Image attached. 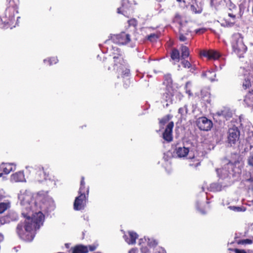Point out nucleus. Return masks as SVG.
<instances>
[{"label":"nucleus","mask_w":253,"mask_h":253,"mask_svg":"<svg viewBox=\"0 0 253 253\" xmlns=\"http://www.w3.org/2000/svg\"><path fill=\"white\" fill-rule=\"evenodd\" d=\"M228 168L229 165H227L224 168L216 169V171L218 176L221 178H225L227 177L229 174Z\"/></svg>","instance_id":"nucleus-20"},{"label":"nucleus","mask_w":253,"mask_h":253,"mask_svg":"<svg viewBox=\"0 0 253 253\" xmlns=\"http://www.w3.org/2000/svg\"><path fill=\"white\" fill-rule=\"evenodd\" d=\"M251 86V83L249 80H245L243 84V86L245 89L249 88Z\"/></svg>","instance_id":"nucleus-44"},{"label":"nucleus","mask_w":253,"mask_h":253,"mask_svg":"<svg viewBox=\"0 0 253 253\" xmlns=\"http://www.w3.org/2000/svg\"><path fill=\"white\" fill-rule=\"evenodd\" d=\"M2 174V173H0V177H1V176Z\"/></svg>","instance_id":"nucleus-56"},{"label":"nucleus","mask_w":253,"mask_h":253,"mask_svg":"<svg viewBox=\"0 0 253 253\" xmlns=\"http://www.w3.org/2000/svg\"><path fill=\"white\" fill-rule=\"evenodd\" d=\"M177 36H178L179 40L181 42L186 41L189 38V37H190V35H186L184 34H177Z\"/></svg>","instance_id":"nucleus-36"},{"label":"nucleus","mask_w":253,"mask_h":253,"mask_svg":"<svg viewBox=\"0 0 253 253\" xmlns=\"http://www.w3.org/2000/svg\"><path fill=\"white\" fill-rule=\"evenodd\" d=\"M249 180L250 181H252V180L251 179H249Z\"/></svg>","instance_id":"nucleus-57"},{"label":"nucleus","mask_w":253,"mask_h":253,"mask_svg":"<svg viewBox=\"0 0 253 253\" xmlns=\"http://www.w3.org/2000/svg\"><path fill=\"white\" fill-rule=\"evenodd\" d=\"M235 253H247L245 250L239 249H235Z\"/></svg>","instance_id":"nucleus-48"},{"label":"nucleus","mask_w":253,"mask_h":253,"mask_svg":"<svg viewBox=\"0 0 253 253\" xmlns=\"http://www.w3.org/2000/svg\"><path fill=\"white\" fill-rule=\"evenodd\" d=\"M133 12V9L128 2L122 0V6L117 8V13L128 17Z\"/></svg>","instance_id":"nucleus-9"},{"label":"nucleus","mask_w":253,"mask_h":253,"mask_svg":"<svg viewBox=\"0 0 253 253\" xmlns=\"http://www.w3.org/2000/svg\"><path fill=\"white\" fill-rule=\"evenodd\" d=\"M231 45L233 51L239 58L243 57L246 52L247 47L243 42V37L240 33H235L232 36Z\"/></svg>","instance_id":"nucleus-3"},{"label":"nucleus","mask_w":253,"mask_h":253,"mask_svg":"<svg viewBox=\"0 0 253 253\" xmlns=\"http://www.w3.org/2000/svg\"><path fill=\"white\" fill-rule=\"evenodd\" d=\"M197 209L199 210V211H200V212L202 213V214H205L206 213V211H203V210H201L199 209V204L198 203H197Z\"/></svg>","instance_id":"nucleus-51"},{"label":"nucleus","mask_w":253,"mask_h":253,"mask_svg":"<svg viewBox=\"0 0 253 253\" xmlns=\"http://www.w3.org/2000/svg\"><path fill=\"white\" fill-rule=\"evenodd\" d=\"M89 193V187H87L86 195L81 194L76 198L74 203V208L76 211H80L84 209L86 205Z\"/></svg>","instance_id":"nucleus-6"},{"label":"nucleus","mask_w":253,"mask_h":253,"mask_svg":"<svg viewBox=\"0 0 253 253\" xmlns=\"http://www.w3.org/2000/svg\"><path fill=\"white\" fill-rule=\"evenodd\" d=\"M181 51V57L184 59L187 57H188L189 55V48L184 45H182L180 48Z\"/></svg>","instance_id":"nucleus-24"},{"label":"nucleus","mask_w":253,"mask_h":253,"mask_svg":"<svg viewBox=\"0 0 253 253\" xmlns=\"http://www.w3.org/2000/svg\"><path fill=\"white\" fill-rule=\"evenodd\" d=\"M239 244H251L253 243V241L250 239H244L239 240L238 242Z\"/></svg>","instance_id":"nucleus-39"},{"label":"nucleus","mask_w":253,"mask_h":253,"mask_svg":"<svg viewBox=\"0 0 253 253\" xmlns=\"http://www.w3.org/2000/svg\"><path fill=\"white\" fill-rule=\"evenodd\" d=\"M155 253H166V252L163 248L157 247L155 249Z\"/></svg>","instance_id":"nucleus-43"},{"label":"nucleus","mask_w":253,"mask_h":253,"mask_svg":"<svg viewBox=\"0 0 253 253\" xmlns=\"http://www.w3.org/2000/svg\"><path fill=\"white\" fill-rule=\"evenodd\" d=\"M178 2H183V6L190 4L191 10L195 13H201L203 10V3L201 0H176Z\"/></svg>","instance_id":"nucleus-5"},{"label":"nucleus","mask_w":253,"mask_h":253,"mask_svg":"<svg viewBox=\"0 0 253 253\" xmlns=\"http://www.w3.org/2000/svg\"><path fill=\"white\" fill-rule=\"evenodd\" d=\"M84 177H83V176L82 177V179H81V183H80V187L79 191V195L85 194V191L86 192L87 188L85 189V182H84Z\"/></svg>","instance_id":"nucleus-28"},{"label":"nucleus","mask_w":253,"mask_h":253,"mask_svg":"<svg viewBox=\"0 0 253 253\" xmlns=\"http://www.w3.org/2000/svg\"><path fill=\"white\" fill-rule=\"evenodd\" d=\"M127 22L129 26L135 27L137 25V21L134 18L128 20Z\"/></svg>","instance_id":"nucleus-41"},{"label":"nucleus","mask_w":253,"mask_h":253,"mask_svg":"<svg viewBox=\"0 0 253 253\" xmlns=\"http://www.w3.org/2000/svg\"><path fill=\"white\" fill-rule=\"evenodd\" d=\"M128 253H138V250L136 248H132L129 251Z\"/></svg>","instance_id":"nucleus-49"},{"label":"nucleus","mask_w":253,"mask_h":253,"mask_svg":"<svg viewBox=\"0 0 253 253\" xmlns=\"http://www.w3.org/2000/svg\"><path fill=\"white\" fill-rule=\"evenodd\" d=\"M181 64L184 68H190L191 67V64L190 62L184 59L181 61Z\"/></svg>","instance_id":"nucleus-40"},{"label":"nucleus","mask_w":253,"mask_h":253,"mask_svg":"<svg viewBox=\"0 0 253 253\" xmlns=\"http://www.w3.org/2000/svg\"><path fill=\"white\" fill-rule=\"evenodd\" d=\"M110 51L114 59V69L119 72H121L124 76H128L129 74V69L125 67L122 52L116 46H112L110 49Z\"/></svg>","instance_id":"nucleus-2"},{"label":"nucleus","mask_w":253,"mask_h":253,"mask_svg":"<svg viewBox=\"0 0 253 253\" xmlns=\"http://www.w3.org/2000/svg\"><path fill=\"white\" fill-rule=\"evenodd\" d=\"M159 37V34H151L148 37V39L151 41H154Z\"/></svg>","instance_id":"nucleus-37"},{"label":"nucleus","mask_w":253,"mask_h":253,"mask_svg":"<svg viewBox=\"0 0 253 253\" xmlns=\"http://www.w3.org/2000/svg\"><path fill=\"white\" fill-rule=\"evenodd\" d=\"M233 25V23H229V24H228V25H229V26H232V25Z\"/></svg>","instance_id":"nucleus-55"},{"label":"nucleus","mask_w":253,"mask_h":253,"mask_svg":"<svg viewBox=\"0 0 253 253\" xmlns=\"http://www.w3.org/2000/svg\"><path fill=\"white\" fill-rule=\"evenodd\" d=\"M43 61L44 63L47 62L49 65H51L53 64H56L58 62V59L56 57H52L48 59H44Z\"/></svg>","instance_id":"nucleus-32"},{"label":"nucleus","mask_w":253,"mask_h":253,"mask_svg":"<svg viewBox=\"0 0 253 253\" xmlns=\"http://www.w3.org/2000/svg\"><path fill=\"white\" fill-rule=\"evenodd\" d=\"M163 84L167 86L168 89L171 88L172 80L170 74H167L165 75Z\"/></svg>","instance_id":"nucleus-23"},{"label":"nucleus","mask_w":253,"mask_h":253,"mask_svg":"<svg viewBox=\"0 0 253 253\" xmlns=\"http://www.w3.org/2000/svg\"><path fill=\"white\" fill-rule=\"evenodd\" d=\"M229 16L231 17H233V18H235V15H232V14H230V13L229 14Z\"/></svg>","instance_id":"nucleus-53"},{"label":"nucleus","mask_w":253,"mask_h":253,"mask_svg":"<svg viewBox=\"0 0 253 253\" xmlns=\"http://www.w3.org/2000/svg\"><path fill=\"white\" fill-rule=\"evenodd\" d=\"M175 151L178 157L185 158L188 155L189 149L185 146H176Z\"/></svg>","instance_id":"nucleus-15"},{"label":"nucleus","mask_w":253,"mask_h":253,"mask_svg":"<svg viewBox=\"0 0 253 253\" xmlns=\"http://www.w3.org/2000/svg\"><path fill=\"white\" fill-rule=\"evenodd\" d=\"M248 164L251 167H253V153H251L249 156L248 158Z\"/></svg>","instance_id":"nucleus-42"},{"label":"nucleus","mask_w":253,"mask_h":253,"mask_svg":"<svg viewBox=\"0 0 253 253\" xmlns=\"http://www.w3.org/2000/svg\"><path fill=\"white\" fill-rule=\"evenodd\" d=\"M252 140H253V135L252 137L249 138L247 140L248 143H249V144L250 145L251 148L253 147V142H252Z\"/></svg>","instance_id":"nucleus-47"},{"label":"nucleus","mask_w":253,"mask_h":253,"mask_svg":"<svg viewBox=\"0 0 253 253\" xmlns=\"http://www.w3.org/2000/svg\"><path fill=\"white\" fill-rule=\"evenodd\" d=\"M173 126V123L172 122H169L163 133V138L168 142H170L172 140V130Z\"/></svg>","instance_id":"nucleus-13"},{"label":"nucleus","mask_w":253,"mask_h":253,"mask_svg":"<svg viewBox=\"0 0 253 253\" xmlns=\"http://www.w3.org/2000/svg\"><path fill=\"white\" fill-rule=\"evenodd\" d=\"M245 103L246 104L247 106L250 107L251 106V102H250V98L246 96L244 100Z\"/></svg>","instance_id":"nucleus-45"},{"label":"nucleus","mask_w":253,"mask_h":253,"mask_svg":"<svg viewBox=\"0 0 253 253\" xmlns=\"http://www.w3.org/2000/svg\"><path fill=\"white\" fill-rule=\"evenodd\" d=\"M247 253H253V250H248Z\"/></svg>","instance_id":"nucleus-54"},{"label":"nucleus","mask_w":253,"mask_h":253,"mask_svg":"<svg viewBox=\"0 0 253 253\" xmlns=\"http://www.w3.org/2000/svg\"><path fill=\"white\" fill-rule=\"evenodd\" d=\"M203 77H207L211 82L215 81L216 80V74L212 70H209L202 74Z\"/></svg>","instance_id":"nucleus-22"},{"label":"nucleus","mask_w":253,"mask_h":253,"mask_svg":"<svg viewBox=\"0 0 253 253\" xmlns=\"http://www.w3.org/2000/svg\"><path fill=\"white\" fill-rule=\"evenodd\" d=\"M3 236L2 234H0V242H1L2 241H3Z\"/></svg>","instance_id":"nucleus-52"},{"label":"nucleus","mask_w":253,"mask_h":253,"mask_svg":"<svg viewBox=\"0 0 253 253\" xmlns=\"http://www.w3.org/2000/svg\"><path fill=\"white\" fill-rule=\"evenodd\" d=\"M192 85V83L191 82H187L186 84H185V90H186V92L188 94V95L189 96H192V93L191 92V90L190 89V87Z\"/></svg>","instance_id":"nucleus-33"},{"label":"nucleus","mask_w":253,"mask_h":253,"mask_svg":"<svg viewBox=\"0 0 253 253\" xmlns=\"http://www.w3.org/2000/svg\"><path fill=\"white\" fill-rule=\"evenodd\" d=\"M181 16L178 14H176L174 17V21L179 24L178 28V34H184L186 35H190V31L188 27L187 26V23L185 22L182 23L181 21Z\"/></svg>","instance_id":"nucleus-10"},{"label":"nucleus","mask_w":253,"mask_h":253,"mask_svg":"<svg viewBox=\"0 0 253 253\" xmlns=\"http://www.w3.org/2000/svg\"><path fill=\"white\" fill-rule=\"evenodd\" d=\"M188 112L187 106L185 105L183 107L178 109V113L181 115L182 118H184Z\"/></svg>","instance_id":"nucleus-29"},{"label":"nucleus","mask_w":253,"mask_h":253,"mask_svg":"<svg viewBox=\"0 0 253 253\" xmlns=\"http://www.w3.org/2000/svg\"><path fill=\"white\" fill-rule=\"evenodd\" d=\"M240 131L237 127L233 126L228 130V142L231 146L235 144L239 139Z\"/></svg>","instance_id":"nucleus-7"},{"label":"nucleus","mask_w":253,"mask_h":253,"mask_svg":"<svg viewBox=\"0 0 253 253\" xmlns=\"http://www.w3.org/2000/svg\"><path fill=\"white\" fill-rule=\"evenodd\" d=\"M131 41L130 35L126 32H122L119 34L114 35L111 36V40L106 41L105 42L104 47L107 48V52H109L110 55L112 56L110 51V49L112 48L113 45L110 47L107 46L108 44H110L111 42H113L120 45H126L129 43ZM116 47V46H115ZM117 48H118L117 46Z\"/></svg>","instance_id":"nucleus-4"},{"label":"nucleus","mask_w":253,"mask_h":253,"mask_svg":"<svg viewBox=\"0 0 253 253\" xmlns=\"http://www.w3.org/2000/svg\"><path fill=\"white\" fill-rule=\"evenodd\" d=\"M128 236L127 237L126 235H125L124 236V238L126 241V242L128 244H134L135 243V240L138 237L137 234L134 232L129 231L128 232Z\"/></svg>","instance_id":"nucleus-17"},{"label":"nucleus","mask_w":253,"mask_h":253,"mask_svg":"<svg viewBox=\"0 0 253 253\" xmlns=\"http://www.w3.org/2000/svg\"><path fill=\"white\" fill-rule=\"evenodd\" d=\"M228 208L235 212L245 211H246V208L244 207L229 206Z\"/></svg>","instance_id":"nucleus-30"},{"label":"nucleus","mask_w":253,"mask_h":253,"mask_svg":"<svg viewBox=\"0 0 253 253\" xmlns=\"http://www.w3.org/2000/svg\"><path fill=\"white\" fill-rule=\"evenodd\" d=\"M9 222L10 218L9 216H3L0 218V226Z\"/></svg>","instance_id":"nucleus-34"},{"label":"nucleus","mask_w":253,"mask_h":253,"mask_svg":"<svg viewBox=\"0 0 253 253\" xmlns=\"http://www.w3.org/2000/svg\"><path fill=\"white\" fill-rule=\"evenodd\" d=\"M38 170L37 171L36 176L37 180L40 182H41L44 180L48 179V174L46 173L43 169V168L39 166L38 167Z\"/></svg>","instance_id":"nucleus-14"},{"label":"nucleus","mask_w":253,"mask_h":253,"mask_svg":"<svg viewBox=\"0 0 253 253\" xmlns=\"http://www.w3.org/2000/svg\"><path fill=\"white\" fill-rule=\"evenodd\" d=\"M33 196L27 190L21 191L18 195V199L23 206L22 214L25 218L24 223L18 224L16 231L21 239L30 242L35 237V231L42 225L44 219L41 211L34 212L33 209L38 207L43 211H50L55 208V203L52 198L44 191L38 192L35 196L34 204L31 203Z\"/></svg>","instance_id":"nucleus-1"},{"label":"nucleus","mask_w":253,"mask_h":253,"mask_svg":"<svg viewBox=\"0 0 253 253\" xmlns=\"http://www.w3.org/2000/svg\"><path fill=\"white\" fill-rule=\"evenodd\" d=\"M10 181L13 182H25L26 179L22 171L16 172L11 175Z\"/></svg>","instance_id":"nucleus-16"},{"label":"nucleus","mask_w":253,"mask_h":253,"mask_svg":"<svg viewBox=\"0 0 253 253\" xmlns=\"http://www.w3.org/2000/svg\"><path fill=\"white\" fill-rule=\"evenodd\" d=\"M87 252L88 248L87 246L78 245L74 248L72 253H86Z\"/></svg>","instance_id":"nucleus-21"},{"label":"nucleus","mask_w":253,"mask_h":253,"mask_svg":"<svg viewBox=\"0 0 253 253\" xmlns=\"http://www.w3.org/2000/svg\"><path fill=\"white\" fill-rule=\"evenodd\" d=\"M197 126L201 130L208 131L212 127V123L206 117H201L198 120Z\"/></svg>","instance_id":"nucleus-11"},{"label":"nucleus","mask_w":253,"mask_h":253,"mask_svg":"<svg viewBox=\"0 0 253 253\" xmlns=\"http://www.w3.org/2000/svg\"><path fill=\"white\" fill-rule=\"evenodd\" d=\"M188 159L190 160L189 166L194 168L200 165L201 162L202 160V156H195V155L192 157L189 156Z\"/></svg>","instance_id":"nucleus-18"},{"label":"nucleus","mask_w":253,"mask_h":253,"mask_svg":"<svg viewBox=\"0 0 253 253\" xmlns=\"http://www.w3.org/2000/svg\"><path fill=\"white\" fill-rule=\"evenodd\" d=\"M170 56L172 60H176L178 62L180 58V53L178 50L177 49H173L171 51Z\"/></svg>","instance_id":"nucleus-27"},{"label":"nucleus","mask_w":253,"mask_h":253,"mask_svg":"<svg viewBox=\"0 0 253 253\" xmlns=\"http://www.w3.org/2000/svg\"><path fill=\"white\" fill-rule=\"evenodd\" d=\"M157 244L156 241L153 239H146L145 237L140 239L139 241V244L142 246L141 248V253H148L149 252V249L146 245L151 248L156 245Z\"/></svg>","instance_id":"nucleus-8"},{"label":"nucleus","mask_w":253,"mask_h":253,"mask_svg":"<svg viewBox=\"0 0 253 253\" xmlns=\"http://www.w3.org/2000/svg\"><path fill=\"white\" fill-rule=\"evenodd\" d=\"M89 250L90 251H93L96 248V247L94 245H90L88 246Z\"/></svg>","instance_id":"nucleus-50"},{"label":"nucleus","mask_w":253,"mask_h":253,"mask_svg":"<svg viewBox=\"0 0 253 253\" xmlns=\"http://www.w3.org/2000/svg\"><path fill=\"white\" fill-rule=\"evenodd\" d=\"M0 168L5 174H8L11 171L15 169V165L11 163H3L0 165Z\"/></svg>","instance_id":"nucleus-19"},{"label":"nucleus","mask_w":253,"mask_h":253,"mask_svg":"<svg viewBox=\"0 0 253 253\" xmlns=\"http://www.w3.org/2000/svg\"><path fill=\"white\" fill-rule=\"evenodd\" d=\"M10 205L9 203H0V214L3 213L8 208H9Z\"/></svg>","instance_id":"nucleus-31"},{"label":"nucleus","mask_w":253,"mask_h":253,"mask_svg":"<svg viewBox=\"0 0 253 253\" xmlns=\"http://www.w3.org/2000/svg\"><path fill=\"white\" fill-rule=\"evenodd\" d=\"M168 90L163 93L162 98L164 101L168 103H170L171 102L172 94L169 89H168Z\"/></svg>","instance_id":"nucleus-25"},{"label":"nucleus","mask_w":253,"mask_h":253,"mask_svg":"<svg viewBox=\"0 0 253 253\" xmlns=\"http://www.w3.org/2000/svg\"><path fill=\"white\" fill-rule=\"evenodd\" d=\"M177 36H178L179 40L181 42L186 41L189 38V37H190V35H186L184 34H177Z\"/></svg>","instance_id":"nucleus-35"},{"label":"nucleus","mask_w":253,"mask_h":253,"mask_svg":"<svg viewBox=\"0 0 253 253\" xmlns=\"http://www.w3.org/2000/svg\"><path fill=\"white\" fill-rule=\"evenodd\" d=\"M171 118V117L170 115H167L160 121V123L162 125H164L167 123Z\"/></svg>","instance_id":"nucleus-38"},{"label":"nucleus","mask_w":253,"mask_h":253,"mask_svg":"<svg viewBox=\"0 0 253 253\" xmlns=\"http://www.w3.org/2000/svg\"><path fill=\"white\" fill-rule=\"evenodd\" d=\"M210 190L213 192H219L222 190V186L219 183H213L211 184Z\"/></svg>","instance_id":"nucleus-26"},{"label":"nucleus","mask_w":253,"mask_h":253,"mask_svg":"<svg viewBox=\"0 0 253 253\" xmlns=\"http://www.w3.org/2000/svg\"><path fill=\"white\" fill-rule=\"evenodd\" d=\"M206 31V29L204 28L198 29L195 30V33L196 34H202L204 33Z\"/></svg>","instance_id":"nucleus-46"},{"label":"nucleus","mask_w":253,"mask_h":253,"mask_svg":"<svg viewBox=\"0 0 253 253\" xmlns=\"http://www.w3.org/2000/svg\"><path fill=\"white\" fill-rule=\"evenodd\" d=\"M201 55L207 57L210 60H218L221 57V54L216 50L210 49L203 50L201 52Z\"/></svg>","instance_id":"nucleus-12"}]
</instances>
